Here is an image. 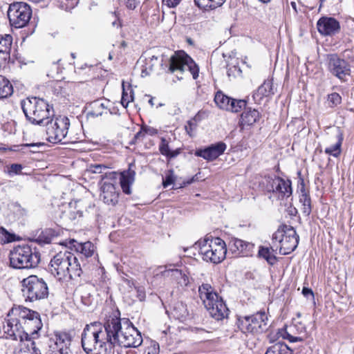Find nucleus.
Wrapping results in <instances>:
<instances>
[{"mask_svg":"<svg viewBox=\"0 0 354 354\" xmlns=\"http://www.w3.org/2000/svg\"><path fill=\"white\" fill-rule=\"evenodd\" d=\"M86 325L82 333V346L87 354H111L115 346H120L124 334V320L115 314L107 316L103 327L97 329Z\"/></svg>","mask_w":354,"mask_h":354,"instance_id":"obj_1","label":"nucleus"},{"mask_svg":"<svg viewBox=\"0 0 354 354\" xmlns=\"http://www.w3.org/2000/svg\"><path fill=\"white\" fill-rule=\"evenodd\" d=\"M48 270L59 281H75L82 274L77 258L68 251L56 254L50 261Z\"/></svg>","mask_w":354,"mask_h":354,"instance_id":"obj_2","label":"nucleus"},{"mask_svg":"<svg viewBox=\"0 0 354 354\" xmlns=\"http://www.w3.org/2000/svg\"><path fill=\"white\" fill-rule=\"evenodd\" d=\"M41 260V254L36 247L23 244L15 247L10 252V266L16 269L36 268Z\"/></svg>","mask_w":354,"mask_h":354,"instance_id":"obj_3","label":"nucleus"},{"mask_svg":"<svg viewBox=\"0 0 354 354\" xmlns=\"http://www.w3.org/2000/svg\"><path fill=\"white\" fill-rule=\"evenodd\" d=\"M21 109L26 119L32 124H44V121L53 115L52 107L42 98L32 97L22 100Z\"/></svg>","mask_w":354,"mask_h":354,"instance_id":"obj_4","label":"nucleus"},{"mask_svg":"<svg viewBox=\"0 0 354 354\" xmlns=\"http://www.w3.org/2000/svg\"><path fill=\"white\" fill-rule=\"evenodd\" d=\"M22 295L26 301L34 302L46 299L49 289L46 281L37 275H30L23 279Z\"/></svg>","mask_w":354,"mask_h":354,"instance_id":"obj_5","label":"nucleus"},{"mask_svg":"<svg viewBox=\"0 0 354 354\" xmlns=\"http://www.w3.org/2000/svg\"><path fill=\"white\" fill-rule=\"evenodd\" d=\"M13 315H19L22 330L24 331V340H30V336L35 335L41 328L42 323L39 314L25 307L12 308Z\"/></svg>","mask_w":354,"mask_h":354,"instance_id":"obj_6","label":"nucleus"},{"mask_svg":"<svg viewBox=\"0 0 354 354\" xmlns=\"http://www.w3.org/2000/svg\"><path fill=\"white\" fill-rule=\"evenodd\" d=\"M46 134L48 136L47 140L52 143H58L62 142L63 143L67 142H76L77 140L73 139L71 136H68V128L70 122L66 116H59L55 118V120H48L46 123Z\"/></svg>","mask_w":354,"mask_h":354,"instance_id":"obj_7","label":"nucleus"},{"mask_svg":"<svg viewBox=\"0 0 354 354\" xmlns=\"http://www.w3.org/2000/svg\"><path fill=\"white\" fill-rule=\"evenodd\" d=\"M198 243L200 253L205 261L218 263L225 258L226 245L221 239H205L203 241H199Z\"/></svg>","mask_w":354,"mask_h":354,"instance_id":"obj_8","label":"nucleus"},{"mask_svg":"<svg viewBox=\"0 0 354 354\" xmlns=\"http://www.w3.org/2000/svg\"><path fill=\"white\" fill-rule=\"evenodd\" d=\"M268 322L267 315L261 311L252 315L239 317L236 324L243 333L259 334L267 330Z\"/></svg>","mask_w":354,"mask_h":354,"instance_id":"obj_9","label":"nucleus"},{"mask_svg":"<svg viewBox=\"0 0 354 354\" xmlns=\"http://www.w3.org/2000/svg\"><path fill=\"white\" fill-rule=\"evenodd\" d=\"M299 237L296 230L290 225H283L272 235V241L280 243L279 254L286 255L293 252L297 247Z\"/></svg>","mask_w":354,"mask_h":354,"instance_id":"obj_10","label":"nucleus"},{"mask_svg":"<svg viewBox=\"0 0 354 354\" xmlns=\"http://www.w3.org/2000/svg\"><path fill=\"white\" fill-rule=\"evenodd\" d=\"M168 71L171 73L176 71L183 73L185 71H189L193 79L196 80L198 77L199 68L187 54L183 51H178L170 57Z\"/></svg>","mask_w":354,"mask_h":354,"instance_id":"obj_11","label":"nucleus"},{"mask_svg":"<svg viewBox=\"0 0 354 354\" xmlns=\"http://www.w3.org/2000/svg\"><path fill=\"white\" fill-rule=\"evenodd\" d=\"M7 15L10 26L15 28H21L29 22L32 10L26 3L14 2L10 4Z\"/></svg>","mask_w":354,"mask_h":354,"instance_id":"obj_12","label":"nucleus"},{"mask_svg":"<svg viewBox=\"0 0 354 354\" xmlns=\"http://www.w3.org/2000/svg\"><path fill=\"white\" fill-rule=\"evenodd\" d=\"M115 172L105 173L102 176L100 197L104 203L115 205L119 199V190L117 189Z\"/></svg>","mask_w":354,"mask_h":354,"instance_id":"obj_13","label":"nucleus"},{"mask_svg":"<svg viewBox=\"0 0 354 354\" xmlns=\"http://www.w3.org/2000/svg\"><path fill=\"white\" fill-rule=\"evenodd\" d=\"M328 71L342 82L346 81V77L351 75V65L344 59L337 54H330L327 56Z\"/></svg>","mask_w":354,"mask_h":354,"instance_id":"obj_14","label":"nucleus"},{"mask_svg":"<svg viewBox=\"0 0 354 354\" xmlns=\"http://www.w3.org/2000/svg\"><path fill=\"white\" fill-rule=\"evenodd\" d=\"M2 330L6 338L24 341V331L22 330L21 319L19 315H13L12 310L3 322Z\"/></svg>","mask_w":354,"mask_h":354,"instance_id":"obj_15","label":"nucleus"},{"mask_svg":"<svg viewBox=\"0 0 354 354\" xmlns=\"http://www.w3.org/2000/svg\"><path fill=\"white\" fill-rule=\"evenodd\" d=\"M266 180L268 192L278 194L279 198H288L292 195V183L290 180H284L277 176H268Z\"/></svg>","mask_w":354,"mask_h":354,"instance_id":"obj_16","label":"nucleus"},{"mask_svg":"<svg viewBox=\"0 0 354 354\" xmlns=\"http://www.w3.org/2000/svg\"><path fill=\"white\" fill-rule=\"evenodd\" d=\"M124 334L121 336L120 346L137 348L142 343L140 332L129 320H124Z\"/></svg>","mask_w":354,"mask_h":354,"instance_id":"obj_17","label":"nucleus"},{"mask_svg":"<svg viewBox=\"0 0 354 354\" xmlns=\"http://www.w3.org/2000/svg\"><path fill=\"white\" fill-rule=\"evenodd\" d=\"M54 346L50 345L55 354H73L70 348L72 337L71 335L66 332H57L55 334Z\"/></svg>","mask_w":354,"mask_h":354,"instance_id":"obj_18","label":"nucleus"},{"mask_svg":"<svg viewBox=\"0 0 354 354\" xmlns=\"http://www.w3.org/2000/svg\"><path fill=\"white\" fill-rule=\"evenodd\" d=\"M318 32L324 36H333L340 31L339 22L330 17H322L317 22Z\"/></svg>","mask_w":354,"mask_h":354,"instance_id":"obj_19","label":"nucleus"},{"mask_svg":"<svg viewBox=\"0 0 354 354\" xmlns=\"http://www.w3.org/2000/svg\"><path fill=\"white\" fill-rule=\"evenodd\" d=\"M226 145L223 142L211 145L203 149L196 150L195 155L198 157H202L208 161L214 160L223 154L226 149Z\"/></svg>","mask_w":354,"mask_h":354,"instance_id":"obj_20","label":"nucleus"},{"mask_svg":"<svg viewBox=\"0 0 354 354\" xmlns=\"http://www.w3.org/2000/svg\"><path fill=\"white\" fill-rule=\"evenodd\" d=\"M205 308L209 315L217 321L223 320L228 316L229 310L221 297H218V299H216Z\"/></svg>","mask_w":354,"mask_h":354,"instance_id":"obj_21","label":"nucleus"},{"mask_svg":"<svg viewBox=\"0 0 354 354\" xmlns=\"http://www.w3.org/2000/svg\"><path fill=\"white\" fill-rule=\"evenodd\" d=\"M136 165L133 163H131L129 165V169L121 173L120 183L122 192L126 194H131V186L135 180L136 171L133 168Z\"/></svg>","mask_w":354,"mask_h":354,"instance_id":"obj_22","label":"nucleus"},{"mask_svg":"<svg viewBox=\"0 0 354 354\" xmlns=\"http://www.w3.org/2000/svg\"><path fill=\"white\" fill-rule=\"evenodd\" d=\"M198 293L205 307L214 302L220 297L214 288L209 283H203L198 288Z\"/></svg>","mask_w":354,"mask_h":354,"instance_id":"obj_23","label":"nucleus"},{"mask_svg":"<svg viewBox=\"0 0 354 354\" xmlns=\"http://www.w3.org/2000/svg\"><path fill=\"white\" fill-rule=\"evenodd\" d=\"M274 94L273 84L270 80H266L258 87L252 97L254 102L260 104L263 97H271Z\"/></svg>","mask_w":354,"mask_h":354,"instance_id":"obj_24","label":"nucleus"},{"mask_svg":"<svg viewBox=\"0 0 354 354\" xmlns=\"http://www.w3.org/2000/svg\"><path fill=\"white\" fill-rule=\"evenodd\" d=\"M260 118V113L258 110L246 107L241 115L240 123L242 126H251L256 123Z\"/></svg>","mask_w":354,"mask_h":354,"instance_id":"obj_25","label":"nucleus"},{"mask_svg":"<svg viewBox=\"0 0 354 354\" xmlns=\"http://www.w3.org/2000/svg\"><path fill=\"white\" fill-rule=\"evenodd\" d=\"M60 235V230L46 228L37 236L36 241L39 244H49Z\"/></svg>","mask_w":354,"mask_h":354,"instance_id":"obj_26","label":"nucleus"},{"mask_svg":"<svg viewBox=\"0 0 354 354\" xmlns=\"http://www.w3.org/2000/svg\"><path fill=\"white\" fill-rule=\"evenodd\" d=\"M159 151L162 155L166 156L169 160L176 158L180 153V149L179 148L171 150L169 147L168 140L165 138H161L160 139Z\"/></svg>","mask_w":354,"mask_h":354,"instance_id":"obj_27","label":"nucleus"},{"mask_svg":"<svg viewBox=\"0 0 354 354\" xmlns=\"http://www.w3.org/2000/svg\"><path fill=\"white\" fill-rule=\"evenodd\" d=\"M171 315L175 319L180 322L185 321L189 317L187 306L183 302L176 303L171 310Z\"/></svg>","mask_w":354,"mask_h":354,"instance_id":"obj_28","label":"nucleus"},{"mask_svg":"<svg viewBox=\"0 0 354 354\" xmlns=\"http://www.w3.org/2000/svg\"><path fill=\"white\" fill-rule=\"evenodd\" d=\"M274 251L272 248L261 245L259 247L258 257L265 259L269 265L273 266L277 262V257L272 254Z\"/></svg>","mask_w":354,"mask_h":354,"instance_id":"obj_29","label":"nucleus"},{"mask_svg":"<svg viewBox=\"0 0 354 354\" xmlns=\"http://www.w3.org/2000/svg\"><path fill=\"white\" fill-rule=\"evenodd\" d=\"M337 142L334 145L326 148L324 151L326 154L333 156L336 158L338 157L341 153V146L344 139L343 133L339 129L337 130Z\"/></svg>","mask_w":354,"mask_h":354,"instance_id":"obj_30","label":"nucleus"},{"mask_svg":"<svg viewBox=\"0 0 354 354\" xmlns=\"http://www.w3.org/2000/svg\"><path fill=\"white\" fill-rule=\"evenodd\" d=\"M13 93V87L10 81L0 75V99L7 98Z\"/></svg>","mask_w":354,"mask_h":354,"instance_id":"obj_31","label":"nucleus"},{"mask_svg":"<svg viewBox=\"0 0 354 354\" xmlns=\"http://www.w3.org/2000/svg\"><path fill=\"white\" fill-rule=\"evenodd\" d=\"M266 354H292V351L283 342H278L270 346Z\"/></svg>","mask_w":354,"mask_h":354,"instance_id":"obj_32","label":"nucleus"},{"mask_svg":"<svg viewBox=\"0 0 354 354\" xmlns=\"http://www.w3.org/2000/svg\"><path fill=\"white\" fill-rule=\"evenodd\" d=\"M106 106L100 100H95L91 104V110L87 113L88 118H97L103 115Z\"/></svg>","mask_w":354,"mask_h":354,"instance_id":"obj_33","label":"nucleus"},{"mask_svg":"<svg viewBox=\"0 0 354 354\" xmlns=\"http://www.w3.org/2000/svg\"><path fill=\"white\" fill-rule=\"evenodd\" d=\"M16 354H41L40 350L36 347L35 342L32 340H28L26 342H23L20 345L19 350Z\"/></svg>","mask_w":354,"mask_h":354,"instance_id":"obj_34","label":"nucleus"},{"mask_svg":"<svg viewBox=\"0 0 354 354\" xmlns=\"http://www.w3.org/2000/svg\"><path fill=\"white\" fill-rule=\"evenodd\" d=\"M76 247V250L80 252L86 257H90L93 254L94 252V245L90 241H86L83 243H77V245H74Z\"/></svg>","mask_w":354,"mask_h":354,"instance_id":"obj_35","label":"nucleus"},{"mask_svg":"<svg viewBox=\"0 0 354 354\" xmlns=\"http://www.w3.org/2000/svg\"><path fill=\"white\" fill-rule=\"evenodd\" d=\"M247 105V102L244 100H236L234 98H230L229 109H227L228 111H231L233 113H238L241 111L243 109H245Z\"/></svg>","mask_w":354,"mask_h":354,"instance_id":"obj_36","label":"nucleus"},{"mask_svg":"<svg viewBox=\"0 0 354 354\" xmlns=\"http://www.w3.org/2000/svg\"><path fill=\"white\" fill-rule=\"evenodd\" d=\"M230 97L224 95L222 92H217L214 97V102L222 109L227 111L229 109V104L230 101Z\"/></svg>","mask_w":354,"mask_h":354,"instance_id":"obj_37","label":"nucleus"},{"mask_svg":"<svg viewBox=\"0 0 354 354\" xmlns=\"http://www.w3.org/2000/svg\"><path fill=\"white\" fill-rule=\"evenodd\" d=\"M158 63V57L153 55L146 61L145 65L142 66L141 71L142 77L149 75L153 71L154 66Z\"/></svg>","mask_w":354,"mask_h":354,"instance_id":"obj_38","label":"nucleus"},{"mask_svg":"<svg viewBox=\"0 0 354 354\" xmlns=\"http://www.w3.org/2000/svg\"><path fill=\"white\" fill-rule=\"evenodd\" d=\"M12 45V36L9 34L0 35V50L10 53Z\"/></svg>","mask_w":354,"mask_h":354,"instance_id":"obj_39","label":"nucleus"},{"mask_svg":"<svg viewBox=\"0 0 354 354\" xmlns=\"http://www.w3.org/2000/svg\"><path fill=\"white\" fill-rule=\"evenodd\" d=\"M130 90V95L128 94L127 91L124 88V82H122V99H121V104L124 107H127L129 104V103L131 101L133 100V90L129 87Z\"/></svg>","mask_w":354,"mask_h":354,"instance_id":"obj_40","label":"nucleus"},{"mask_svg":"<svg viewBox=\"0 0 354 354\" xmlns=\"http://www.w3.org/2000/svg\"><path fill=\"white\" fill-rule=\"evenodd\" d=\"M328 106L335 107L342 103V97L337 93H332L328 95Z\"/></svg>","mask_w":354,"mask_h":354,"instance_id":"obj_41","label":"nucleus"},{"mask_svg":"<svg viewBox=\"0 0 354 354\" xmlns=\"http://www.w3.org/2000/svg\"><path fill=\"white\" fill-rule=\"evenodd\" d=\"M162 275L164 277H171L175 279H178L179 278H183L185 277V274H183L181 270L178 269L165 270L162 272Z\"/></svg>","mask_w":354,"mask_h":354,"instance_id":"obj_42","label":"nucleus"},{"mask_svg":"<svg viewBox=\"0 0 354 354\" xmlns=\"http://www.w3.org/2000/svg\"><path fill=\"white\" fill-rule=\"evenodd\" d=\"M72 208H73V203H69V207H68V211H64L63 212L64 214H66V216L67 218H68V219H70V220H75L77 217H82V216L83 212L82 211L77 210V212H73L72 210Z\"/></svg>","mask_w":354,"mask_h":354,"instance_id":"obj_43","label":"nucleus"},{"mask_svg":"<svg viewBox=\"0 0 354 354\" xmlns=\"http://www.w3.org/2000/svg\"><path fill=\"white\" fill-rule=\"evenodd\" d=\"M242 244H245V241L237 238H232L229 242V247L233 252L239 253Z\"/></svg>","mask_w":354,"mask_h":354,"instance_id":"obj_44","label":"nucleus"},{"mask_svg":"<svg viewBox=\"0 0 354 354\" xmlns=\"http://www.w3.org/2000/svg\"><path fill=\"white\" fill-rule=\"evenodd\" d=\"M254 246V244L250 242L245 241V244H242L239 254H242L243 255L248 256L252 252Z\"/></svg>","mask_w":354,"mask_h":354,"instance_id":"obj_45","label":"nucleus"},{"mask_svg":"<svg viewBox=\"0 0 354 354\" xmlns=\"http://www.w3.org/2000/svg\"><path fill=\"white\" fill-rule=\"evenodd\" d=\"M10 59V53L0 50V68H5Z\"/></svg>","mask_w":354,"mask_h":354,"instance_id":"obj_46","label":"nucleus"},{"mask_svg":"<svg viewBox=\"0 0 354 354\" xmlns=\"http://www.w3.org/2000/svg\"><path fill=\"white\" fill-rule=\"evenodd\" d=\"M226 0H207L208 5L207 7L204 10H212L216 8L221 7Z\"/></svg>","mask_w":354,"mask_h":354,"instance_id":"obj_47","label":"nucleus"},{"mask_svg":"<svg viewBox=\"0 0 354 354\" xmlns=\"http://www.w3.org/2000/svg\"><path fill=\"white\" fill-rule=\"evenodd\" d=\"M280 333L283 339H288L290 342H303L304 340L302 337L291 335L286 330H283Z\"/></svg>","mask_w":354,"mask_h":354,"instance_id":"obj_48","label":"nucleus"},{"mask_svg":"<svg viewBox=\"0 0 354 354\" xmlns=\"http://www.w3.org/2000/svg\"><path fill=\"white\" fill-rule=\"evenodd\" d=\"M227 75L228 76H231V75H233V76H236L237 75H240L241 73V68L234 64H228L227 65Z\"/></svg>","mask_w":354,"mask_h":354,"instance_id":"obj_49","label":"nucleus"},{"mask_svg":"<svg viewBox=\"0 0 354 354\" xmlns=\"http://www.w3.org/2000/svg\"><path fill=\"white\" fill-rule=\"evenodd\" d=\"M175 180V177L174 176V171L169 170V174L165 176V178H163L162 180V185L163 187H167L169 185L173 184Z\"/></svg>","mask_w":354,"mask_h":354,"instance_id":"obj_50","label":"nucleus"},{"mask_svg":"<svg viewBox=\"0 0 354 354\" xmlns=\"http://www.w3.org/2000/svg\"><path fill=\"white\" fill-rule=\"evenodd\" d=\"M119 1L123 3L129 10H134L140 3L139 0H119Z\"/></svg>","mask_w":354,"mask_h":354,"instance_id":"obj_51","label":"nucleus"},{"mask_svg":"<svg viewBox=\"0 0 354 354\" xmlns=\"http://www.w3.org/2000/svg\"><path fill=\"white\" fill-rule=\"evenodd\" d=\"M91 171L95 174H102L103 170L106 169L107 167L104 165L95 164L91 165Z\"/></svg>","mask_w":354,"mask_h":354,"instance_id":"obj_52","label":"nucleus"},{"mask_svg":"<svg viewBox=\"0 0 354 354\" xmlns=\"http://www.w3.org/2000/svg\"><path fill=\"white\" fill-rule=\"evenodd\" d=\"M159 353V345L156 343H153L145 351L144 354H158Z\"/></svg>","mask_w":354,"mask_h":354,"instance_id":"obj_53","label":"nucleus"},{"mask_svg":"<svg viewBox=\"0 0 354 354\" xmlns=\"http://www.w3.org/2000/svg\"><path fill=\"white\" fill-rule=\"evenodd\" d=\"M197 180H198V174L186 180H183L181 183H178L179 186L178 188L185 187V186L190 185Z\"/></svg>","mask_w":354,"mask_h":354,"instance_id":"obj_54","label":"nucleus"},{"mask_svg":"<svg viewBox=\"0 0 354 354\" xmlns=\"http://www.w3.org/2000/svg\"><path fill=\"white\" fill-rule=\"evenodd\" d=\"M62 4H64L66 10L73 8L78 3V0H60Z\"/></svg>","mask_w":354,"mask_h":354,"instance_id":"obj_55","label":"nucleus"},{"mask_svg":"<svg viewBox=\"0 0 354 354\" xmlns=\"http://www.w3.org/2000/svg\"><path fill=\"white\" fill-rule=\"evenodd\" d=\"M299 201L302 205H311V200L308 194H301L299 196Z\"/></svg>","mask_w":354,"mask_h":354,"instance_id":"obj_56","label":"nucleus"},{"mask_svg":"<svg viewBox=\"0 0 354 354\" xmlns=\"http://www.w3.org/2000/svg\"><path fill=\"white\" fill-rule=\"evenodd\" d=\"M182 0H162V6H166L168 8H175L177 6Z\"/></svg>","mask_w":354,"mask_h":354,"instance_id":"obj_57","label":"nucleus"},{"mask_svg":"<svg viewBox=\"0 0 354 354\" xmlns=\"http://www.w3.org/2000/svg\"><path fill=\"white\" fill-rule=\"evenodd\" d=\"M142 129H143L145 132V134H148L150 136H154L158 133V130L153 127L143 125L142 126Z\"/></svg>","mask_w":354,"mask_h":354,"instance_id":"obj_58","label":"nucleus"},{"mask_svg":"<svg viewBox=\"0 0 354 354\" xmlns=\"http://www.w3.org/2000/svg\"><path fill=\"white\" fill-rule=\"evenodd\" d=\"M22 169V167L19 164H12L8 171L9 174H19Z\"/></svg>","mask_w":354,"mask_h":354,"instance_id":"obj_59","label":"nucleus"},{"mask_svg":"<svg viewBox=\"0 0 354 354\" xmlns=\"http://www.w3.org/2000/svg\"><path fill=\"white\" fill-rule=\"evenodd\" d=\"M194 4L201 10H205L207 7V0H194Z\"/></svg>","mask_w":354,"mask_h":354,"instance_id":"obj_60","label":"nucleus"},{"mask_svg":"<svg viewBox=\"0 0 354 354\" xmlns=\"http://www.w3.org/2000/svg\"><path fill=\"white\" fill-rule=\"evenodd\" d=\"M145 135L146 134H145V131L143 129H142V127H141L140 130L138 132H137L136 133V135L134 136L133 141L132 142V143H135L138 140H142L143 138H145Z\"/></svg>","mask_w":354,"mask_h":354,"instance_id":"obj_61","label":"nucleus"},{"mask_svg":"<svg viewBox=\"0 0 354 354\" xmlns=\"http://www.w3.org/2000/svg\"><path fill=\"white\" fill-rule=\"evenodd\" d=\"M137 297L140 301H143L145 299V292L142 288H137Z\"/></svg>","mask_w":354,"mask_h":354,"instance_id":"obj_62","label":"nucleus"},{"mask_svg":"<svg viewBox=\"0 0 354 354\" xmlns=\"http://www.w3.org/2000/svg\"><path fill=\"white\" fill-rule=\"evenodd\" d=\"M301 210H302L303 214L305 216H309L312 211L311 205H302Z\"/></svg>","mask_w":354,"mask_h":354,"instance_id":"obj_63","label":"nucleus"},{"mask_svg":"<svg viewBox=\"0 0 354 354\" xmlns=\"http://www.w3.org/2000/svg\"><path fill=\"white\" fill-rule=\"evenodd\" d=\"M196 128V125L191 121L187 122V125L185 126L186 131L190 134V131H193Z\"/></svg>","mask_w":354,"mask_h":354,"instance_id":"obj_64","label":"nucleus"}]
</instances>
